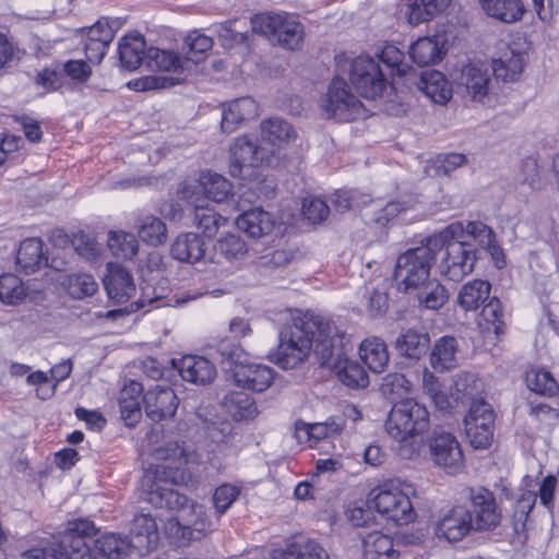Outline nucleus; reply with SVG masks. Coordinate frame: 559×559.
<instances>
[{"label":"nucleus","instance_id":"30","mask_svg":"<svg viewBox=\"0 0 559 559\" xmlns=\"http://www.w3.org/2000/svg\"><path fill=\"white\" fill-rule=\"evenodd\" d=\"M491 285L485 280H473L465 283L456 298L459 307L464 311H476L490 298Z\"/></svg>","mask_w":559,"mask_h":559},{"label":"nucleus","instance_id":"46","mask_svg":"<svg viewBox=\"0 0 559 559\" xmlns=\"http://www.w3.org/2000/svg\"><path fill=\"white\" fill-rule=\"evenodd\" d=\"M223 223H225V218L207 204H197L194 206L193 224L205 236L213 237Z\"/></svg>","mask_w":559,"mask_h":559},{"label":"nucleus","instance_id":"11","mask_svg":"<svg viewBox=\"0 0 559 559\" xmlns=\"http://www.w3.org/2000/svg\"><path fill=\"white\" fill-rule=\"evenodd\" d=\"M466 509L474 531L493 530L502 519L493 493L484 487L468 489V507Z\"/></svg>","mask_w":559,"mask_h":559},{"label":"nucleus","instance_id":"42","mask_svg":"<svg viewBox=\"0 0 559 559\" xmlns=\"http://www.w3.org/2000/svg\"><path fill=\"white\" fill-rule=\"evenodd\" d=\"M261 135L263 140L275 145L295 140L296 131L285 119L273 117L262 121Z\"/></svg>","mask_w":559,"mask_h":559},{"label":"nucleus","instance_id":"2","mask_svg":"<svg viewBox=\"0 0 559 559\" xmlns=\"http://www.w3.org/2000/svg\"><path fill=\"white\" fill-rule=\"evenodd\" d=\"M153 456L163 463L148 467L142 478V499L156 509L187 512L189 499L166 484L183 480L180 467L193 461L194 452L185 442H167L154 450Z\"/></svg>","mask_w":559,"mask_h":559},{"label":"nucleus","instance_id":"57","mask_svg":"<svg viewBox=\"0 0 559 559\" xmlns=\"http://www.w3.org/2000/svg\"><path fill=\"white\" fill-rule=\"evenodd\" d=\"M379 59L400 75L412 73L411 68L403 62L404 53L393 45H384L378 52Z\"/></svg>","mask_w":559,"mask_h":559},{"label":"nucleus","instance_id":"18","mask_svg":"<svg viewBox=\"0 0 559 559\" xmlns=\"http://www.w3.org/2000/svg\"><path fill=\"white\" fill-rule=\"evenodd\" d=\"M233 378L238 386L254 392H263L273 383L275 372L266 365L246 362L234 369Z\"/></svg>","mask_w":559,"mask_h":559},{"label":"nucleus","instance_id":"19","mask_svg":"<svg viewBox=\"0 0 559 559\" xmlns=\"http://www.w3.org/2000/svg\"><path fill=\"white\" fill-rule=\"evenodd\" d=\"M136 555H144L153 549L158 539L157 523L150 514H138L131 522L129 536Z\"/></svg>","mask_w":559,"mask_h":559},{"label":"nucleus","instance_id":"39","mask_svg":"<svg viewBox=\"0 0 559 559\" xmlns=\"http://www.w3.org/2000/svg\"><path fill=\"white\" fill-rule=\"evenodd\" d=\"M135 229L140 239L147 245L157 247L167 240L166 224L154 215H142L135 221Z\"/></svg>","mask_w":559,"mask_h":559},{"label":"nucleus","instance_id":"48","mask_svg":"<svg viewBox=\"0 0 559 559\" xmlns=\"http://www.w3.org/2000/svg\"><path fill=\"white\" fill-rule=\"evenodd\" d=\"M142 386L138 382H132L129 388L121 392L119 406L121 416L128 426H133L141 417V407L138 397L131 396L130 393L140 394Z\"/></svg>","mask_w":559,"mask_h":559},{"label":"nucleus","instance_id":"24","mask_svg":"<svg viewBox=\"0 0 559 559\" xmlns=\"http://www.w3.org/2000/svg\"><path fill=\"white\" fill-rule=\"evenodd\" d=\"M274 216L261 207H254L240 214L237 227L251 238H261L270 235L275 227Z\"/></svg>","mask_w":559,"mask_h":559},{"label":"nucleus","instance_id":"20","mask_svg":"<svg viewBox=\"0 0 559 559\" xmlns=\"http://www.w3.org/2000/svg\"><path fill=\"white\" fill-rule=\"evenodd\" d=\"M414 84L427 97L437 104H445L452 96V88L444 74L437 70H424L420 73H409Z\"/></svg>","mask_w":559,"mask_h":559},{"label":"nucleus","instance_id":"8","mask_svg":"<svg viewBox=\"0 0 559 559\" xmlns=\"http://www.w3.org/2000/svg\"><path fill=\"white\" fill-rule=\"evenodd\" d=\"M457 93L472 102L485 103L496 95V78L490 66L467 63L455 78Z\"/></svg>","mask_w":559,"mask_h":559},{"label":"nucleus","instance_id":"13","mask_svg":"<svg viewBox=\"0 0 559 559\" xmlns=\"http://www.w3.org/2000/svg\"><path fill=\"white\" fill-rule=\"evenodd\" d=\"M96 527L90 520L78 519L70 521L67 528L57 535L63 549L69 550L71 559H85L90 557L88 540L95 535Z\"/></svg>","mask_w":559,"mask_h":559},{"label":"nucleus","instance_id":"63","mask_svg":"<svg viewBox=\"0 0 559 559\" xmlns=\"http://www.w3.org/2000/svg\"><path fill=\"white\" fill-rule=\"evenodd\" d=\"M404 14L411 25H418L435 16L433 12L426 5V0L411 1L406 4Z\"/></svg>","mask_w":559,"mask_h":559},{"label":"nucleus","instance_id":"49","mask_svg":"<svg viewBox=\"0 0 559 559\" xmlns=\"http://www.w3.org/2000/svg\"><path fill=\"white\" fill-rule=\"evenodd\" d=\"M70 296L74 299H83L97 292L98 285L94 277L86 273H73L67 275L63 281Z\"/></svg>","mask_w":559,"mask_h":559},{"label":"nucleus","instance_id":"54","mask_svg":"<svg viewBox=\"0 0 559 559\" xmlns=\"http://www.w3.org/2000/svg\"><path fill=\"white\" fill-rule=\"evenodd\" d=\"M341 428L335 424H328V423H316V424H305V423H297L296 424V437L307 440H321L329 438Z\"/></svg>","mask_w":559,"mask_h":559},{"label":"nucleus","instance_id":"7","mask_svg":"<svg viewBox=\"0 0 559 559\" xmlns=\"http://www.w3.org/2000/svg\"><path fill=\"white\" fill-rule=\"evenodd\" d=\"M411 485L402 487L391 484L381 486L377 493L370 499L374 509L397 525H405L413 522L416 512L409 499Z\"/></svg>","mask_w":559,"mask_h":559},{"label":"nucleus","instance_id":"5","mask_svg":"<svg viewBox=\"0 0 559 559\" xmlns=\"http://www.w3.org/2000/svg\"><path fill=\"white\" fill-rule=\"evenodd\" d=\"M252 32L265 37L272 45L287 50L301 48L305 28L287 13H259L251 19Z\"/></svg>","mask_w":559,"mask_h":559},{"label":"nucleus","instance_id":"3","mask_svg":"<svg viewBox=\"0 0 559 559\" xmlns=\"http://www.w3.org/2000/svg\"><path fill=\"white\" fill-rule=\"evenodd\" d=\"M429 427V412L413 399L395 403L385 421V431L400 443L399 454L411 460L419 455L421 440L418 436Z\"/></svg>","mask_w":559,"mask_h":559},{"label":"nucleus","instance_id":"28","mask_svg":"<svg viewBox=\"0 0 559 559\" xmlns=\"http://www.w3.org/2000/svg\"><path fill=\"white\" fill-rule=\"evenodd\" d=\"M394 347L401 356L418 360L427 354L430 336L426 332L408 329L395 338Z\"/></svg>","mask_w":559,"mask_h":559},{"label":"nucleus","instance_id":"36","mask_svg":"<svg viewBox=\"0 0 559 559\" xmlns=\"http://www.w3.org/2000/svg\"><path fill=\"white\" fill-rule=\"evenodd\" d=\"M93 543V550L108 559H123L135 552L131 542L115 533L105 534Z\"/></svg>","mask_w":559,"mask_h":559},{"label":"nucleus","instance_id":"41","mask_svg":"<svg viewBox=\"0 0 559 559\" xmlns=\"http://www.w3.org/2000/svg\"><path fill=\"white\" fill-rule=\"evenodd\" d=\"M479 326L496 336L504 333L506 321L502 304L497 297H491L483 305Z\"/></svg>","mask_w":559,"mask_h":559},{"label":"nucleus","instance_id":"34","mask_svg":"<svg viewBox=\"0 0 559 559\" xmlns=\"http://www.w3.org/2000/svg\"><path fill=\"white\" fill-rule=\"evenodd\" d=\"M278 559H329L326 550L316 540L295 536Z\"/></svg>","mask_w":559,"mask_h":559},{"label":"nucleus","instance_id":"64","mask_svg":"<svg viewBox=\"0 0 559 559\" xmlns=\"http://www.w3.org/2000/svg\"><path fill=\"white\" fill-rule=\"evenodd\" d=\"M465 432L474 449H487L493 440V429L478 428L475 424L466 425Z\"/></svg>","mask_w":559,"mask_h":559},{"label":"nucleus","instance_id":"1","mask_svg":"<svg viewBox=\"0 0 559 559\" xmlns=\"http://www.w3.org/2000/svg\"><path fill=\"white\" fill-rule=\"evenodd\" d=\"M353 349L350 335L334 322L305 314L283 326L278 346L269 357L283 369H294L313 350L320 366L333 370L344 385L362 389L368 385L369 377L358 361L347 358Z\"/></svg>","mask_w":559,"mask_h":559},{"label":"nucleus","instance_id":"55","mask_svg":"<svg viewBox=\"0 0 559 559\" xmlns=\"http://www.w3.org/2000/svg\"><path fill=\"white\" fill-rule=\"evenodd\" d=\"M537 496L532 491H526L516 500L513 512V530L516 534L525 531L528 514L536 503Z\"/></svg>","mask_w":559,"mask_h":559},{"label":"nucleus","instance_id":"40","mask_svg":"<svg viewBox=\"0 0 559 559\" xmlns=\"http://www.w3.org/2000/svg\"><path fill=\"white\" fill-rule=\"evenodd\" d=\"M362 361L373 372H382L389 362V353L383 340L379 337L367 338L360 344Z\"/></svg>","mask_w":559,"mask_h":559},{"label":"nucleus","instance_id":"14","mask_svg":"<svg viewBox=\"0 0 559 559\" xmlns=\"http://www.w3.org/2000/svg\"><path fill=\"white\" fill-rule=\"evenodd\" d=\"M265 159L266 152L257 141L239 136L230 147L229 174L235 178H243L246 169L257 167Z\"/></svg>","mask_w":559,"mask_h":559},{"label":"nucleus","instance_id":"12","mask_svg":"<svg viewBox=\"0 0 559 559\" xmlns=\"http://www.w3.org/2000/svg\"><path fill=\"white\" fill-rule=\"evenodd\" d=\"M429 449L433 462L449 473H456L463 466L462 449L451 432L441 428L435 429L429 440Z\"/></svg>","mask_w":559,"mask_h":559},{"label":"nucleus","instance_id":"23","mask_svg":"<svg viewBox=\"0 0 559 559\" xmlns=\"http://www.w3.org/2000/svg\"><path fill=\"white\" fill-rule=\"evenodd\" d=\"M443 35L419 38L409 47V57L419 67L435 64L445 55Z\"/></svg>","mask_w":559,"mask_h":559},{"label":"nucleus","instance_id":"61","mask_svg":"<svg viewBox=\"0 0 559 559\" xmlns=\"http://www.w3.org/2000/svg\"><path fill=\"white\" fill-rule=\"evenodd\" d=\"M240 491L238 487L224 484L217 487L214 491L213 501L216 511L219 514L226 512V510L234 503L239 496Z\"/></svg>","mask_w":559,"mask_h":559},{"label":"nucleus","instance_id":"6","mask_svg":"<svg viewBox=\"0 0 559 559\" xmlns=\"http://www.w3.org/2000/svg\"><path fill=\"white\" fill-rule=\"evenodd\" d=\"M454 235L455 227L451 225L432 237H442L444 242L442 245L444 255L439 264L440 274L447 280L457 283L474 271L477 250L469 242L456 240Z\"/></svg>","mask_w":559,"mask_h":559},{"label":"nucleus","instance_id":"25","mask_svg":"<svg viewBox=\"0 0 559 559\" xmlns=\"http://www.w3.org/2000/svg\"><path fill=\"white\" fill-rule=\"evenodd\" d=\"M177 368L185 381L194 384H207L212 382L216 376L214 365L201 356H185L179 360Z\"/></svg>","mask_w":559,"mask_h":559},{"label":"nucleus","instance_id":"17","mask_svg":"<svg viewBox=\"0 0 559 559\" xmlns=\"http://www.w3.org/2000/svg\"><path fill=\"white\" fill-rule=\"evenodd\" d=\"M146 416L153 421H160L171 418L178 407V397L175 391L169 388L155 386L150 389L143 396Z\"/></svg>","mask_w":559,"mask_h":559},{"label":"nucleus","instance_id":"38","mask_svg":"<svg viewBox=\"0 0 559 559\" xmlns=\"http://www.w3.org/2000/svg\"><path fill=\"white\" fill-rule=\"evenodd\" d=\"M457 342L452 336H443L433 345L430 353L431 367L437 372H444L456 367Z\"/></svg>","mask_w":559,"mask_h":559},{"label":"nucleus","instance_id":"43","mask_svg":"<svg viewBox=\"0 0 559 559\" xmlns=\"http://www.w3.org/2000/svg\"><path fill=\"white\" fill-rule=\"evenodd\" d=\"M414 206V200H399L386 203L384 206L376 202L372 212H366L365 218L369 223H373L378 226H385L390 221L395 218L400 213L407 211Z\"/></svg>","mask_w":559,"mask_h":559},{"label":"nucleus","instance_id":"53","mask_svg":"<svg viewBox=\"0 0 559 559\" xmlns=\"http://www.w3.org/2000/svg\"><path fill=\"white\" fill-rule=\"evenodd\" d=\"M216 251L226 260H239L248 252L246 242L239 235L226 234L222 236L215 246Z\"/></svg>","mask_w":559,"mask_h":559},{"label":"nucleus","instance_id":"32","mask_svg":"<svg viewBox=\"0 0 559 559\" xmlns=\"http://www.w3.org/2000/svg\"><path fill=\"white\" fill-rule=\"evenodd\" d=\"M364 559H399L392 537L373 531L362 537Z\"/></svg>","mask_w":559,"mask_h":559},{"label":"nucleus","instance_id":"10","mask_svg":"<svg viewBox=\"0 0 559 559\" xmlns=\"http://www.w3.org/2000/svg\"><path fill=\"white\" fill-rule=\"evenodd\" d=\"M360 100L350 92L346 81L334 78L329 85L322 108L329 117L349 121L358 117L361 110Z\"/></svg>","mask_w":559,"mask_h":559},{"label":"nucleus","instance_id":"15","mask_svg":"<svg viewBox=\"0 0 559 559\" xmlns=\"http://www.w3.org/2000/svg\"><path fill=\"white\" fill-rule=\"evenodd\" d=\"M474 527L468 510L464 506H456L444 513L436 523L435 534L450 543L462 540Z\"/></svg>","mask_w":559,"mask_h":559},{"label":"nucleus","instance_id":"21","mask_svg":"<svg viewBox=\"0 0 559 559\" xmlns=\"http://www.w3.org/2000/svg\"><path fill=\"white\" fill-rule=\"evenodd\" d=\"M258 115V105L251 97H240L223 105L221 127L223 132H234L245 120Z\"/></svg>","mask_w":559,"mask_h":559},{"label":"nucleus","instance_id":"56","mask_svg":"<svg viewBox=\"0 0 559 559\" xmlns=\"http://www.w3.org/2000/svg\"><path fill=\"white\" fill-rule=\"evenodd\" d=\"M25 296L22 281L14 274L0 276V300L4 304L14 305Z\"/></svg>","mask_w":559,"mask_h":559},{"label":"nucleus","instance_id":"29","mask_svg":"<svg viewBox=\"0 0 559 559\" xmlns=\"http://www.w3.org/2000/svg\"><path fill=\"white\" fill-rule=\"evenodd\" d=\"M221 403L225 412L236 421L251 420L259 414L255 401L242 391L228 392Z\"/></svg>","mask_w":559,"mask_h":559},{"label":"nucleus","instance_id":"27","mask_svg":"<svg viewBox=\"0 0 559 559\" xmlns=\"http://www.w3.org/2000/svg\"><path fill=\"white\" fill-rule=\"evenodd\" d=\"M478 3L489 17L506 24L521 21L525 13L522 0H478Z\"/></svg>","mask_w":559,"mask_h":559},{"label":"nucleus","instance_id":"9","mask_svg":"<svg viewBox=\"0 0 559 559\" xmlns=\"http://www.w3.org/2000/svg\"><path fill=\"white\" fill-rule=\"evenodd\" d=\"M348 72L357 93L367 99H376L386 88L388 81L379 62L369 56L353 59Z\"/></svg>","mask_w":559,"mask_h":559},{"label":"nucleus","instance_id":"51","mask_svg":"<svg viewBox=\"0 0 559 559\" xmlns=\"http://www.w3.org/2000/svg\"><path fill=\"white\" fill-rule=\"evenodd\" d=\"M526 383L530 390L547 396L558 393L559 385L552 374L545 369L531 370L526 373Z\"/></svg>","mask_w":559,"mask_h":559},{"label":"nucleus","instance_id":"47","mask_svg":"<svg viewBox=\"0 0 559 559\" xmlns=\"http://www.w3.org/2000/svg\"><path fill=\"white\" fill-rule=\"evenodd\" d=\"M146 68L166 72H178L183 68V63L178 56L171 51L150 47L146 49Z\"/></svg>","mask_w":559,"mask_h":559},{"label":"nucleus","instance_id":"59","mask_svg":"<svg viewBox=\"0 0 559 559\" xmlns=\"http://www.w3.org/2000/svg\"><path fill=\"white\" fill-rule=\"evenodd\" d=\"M237 22L238 20L236 19L229 20L217 26L216 33L224 47H233L236 44L239 45L246 43L248 38L247 32L236 31L234 28V25Z\"/></svg>","mask_w":559,"mask_h":559},{"label":"nucleus","instance_id":"33","mask_svg":"<svg viewBox=\"0 0 559 559\" xmlns=\"http://www.w3.org/2000/svg\"><path fill=\"white\" fill-rule=\"evenodd\" d=\"M119 58L121 66L134 71L142 64L146 66L145 40L142 35H128L119 44Z\"/></svg>","mask_w":559,"mask_h":559},{"label":"nucleus","instance_id":"16","mask_svg":"<svg viewBox=\"0 0 559 559\" xmlns=\"http://www.w3.org/2000/svg\"><path fill=\"white\" fill-rule=\"evenodd\" d=\"M190 512L193 519L187 520L182 516V521L186 523L181 524L178 521L169 528L179 547L188 546L192 540H200L212 531V522L201 506L192 504Z\"/></svg>","mask_w":559,"mask_h":559},{"label":"nucleus","instance_id":"50","mask_svg":"<svg viewBox=\"0 0 559 559\" xmlns=\"http://www.w3.org/2000/svg\"><path fill=\"white\" fill-rule=\"evenodd\" d=\"M468 424H475L478 428L493 429L495 412L491 405L484 400L473 401L464 417V426Z\"/></svg>","mask_w":559,"mask_h":559},{"label":"nucleus","instance_id":"58","mask_svg":"<svg viewBox=\"0 0 559 559\" xmlns=\"http://www.w3.org/2000/svg\"><path fill=\"white\" fill-rule=\"evenodd\" d=\"M186 45L189 47L188 59L193 62H199L213 47V39L198 32H193L187 36Z\"/></svg>","mask_w":559,"mask_h":559},{"label":"nucleus","instance_id":"62","mask_svg":"<svg viewBox=\"0 0 559 559\" xmlns=\"http://www.w3.org/2000/svg\"><path fill=\"white\" fill-rule=\"evenodd\" d=\"M329 212L328 204L319 198L306 199L304 201L302 214L312 224L323 222L328 217Z\"/></svg>","mask_w":559,"mask_h":559},{"label":"nucleus","instance_id":"45","mask_svg":"<svg viewBox=\"0 0 559 559\" xmlns=\"http://www.w3.org/2000/svg\"><path fill=\"white\" fill-rule=\"evenodd\" d=\"M200 186L206 199L216 203L224 202L231 192V183L222 175L207 173L202 176Z\"/></svg>","mask_w":559,"mask_h":559},{"label":"nucleus","instance_id":"52","mask_svg":"<svg viewBox=\"0 0 559 559\" xmlns=\"http://www.w3.org/2000/svg\"><path fill=\"white\" fill-rule=\"evenodd\" d=\"M23 559H71V557L69 550L61 547L57 536H52L40 546L24 552Z\"/></svg>","mask_w":559,"mask_h":559},{"label":"nucleus","instance_id":"31","mask_svg":"<svg viewBox=\"0 0 559 559\" xmlns=\"http://www.w3.org/2000/svg\"><path fill=\"white\" fill-rule=\"evenodd\" d=\"M524 63L525 53L509 48L499 59L492 61L490 68L497 82H514L522 73Z\"/></svg>","mask_w":559,"mask_h":559},{"label":"nucleus","instance_id":"44","mask_svg":"<svg viewBox=\"0 0 559 559\" xmlns=\"http://www.w3.org/2000/svg\"><path fill=\"white\" fill-rule=\"evenodd\" d=\"M108 248L117 259L131 260L138 254L139 242L132 234L124 231L110 233Z\"/></svg>","mask_w":559,"mask_h":559},{"label":"nucleus","instance_id":"35","mask_svg":"<svg viewBox=\"0 0 559 559\" xmlns=\"http://www.w3.org/2000/svg\"><path fill=\"white\" fill-rule=\"evenodd\" d=\"M43 247L44 243L39 238H28L21 242L16 253V264L26 274L35 272L47 263Z\"/></svg>","mask_w":559,"mask_h":559},{"label":"nucleus","instance_id":"4","mask_svg":"<svg viewBox=\"0 0 559 559\" xmlns=\"http://www.w3.org/2000/svg\"><path fill=\"white\" fill-rule=\"evenodd\" d=\"M442 237H429L425 245L402 253L395 264L394 280L399 290L406 294L430 280V269L442 250Z\"/></svg>","mask_w":559,"mask_h":559},{"label":"nucleus","instance_id":"37","mask_svg":"<svg viewBox=\"0 0 559 559\" xmlns=\"http://www.w3.org/2000/svg\"><path fill=\"white\" fill-rule=\"evenodd\" d=\"M412 294L420 306L429 310H438L449 300L448 289L437 278L428 280L416 287Z\"/></svg>","mask_w":559,"mask_h":559},{"label":"nucleus","instance_id":"60","mask_svg":"<svg viewBox=\"0 0 559 559\" xmlns=\"http://www.w3.org/2000/svg\"><path fill=\"white\" fill-rule=\"evenodd\" d=\"M294 253L287 250H274L258 258L257 265L260 269L274 271L290 263Z\"/></svg>","mask_w":559,"mask_h":559},{"label":"nucleus","instance_id":"22","mask_svg":"<svg viewBox=\"0 0 559 559\" xmlns=\"http://www.w3.org/2000/svg\"><path fill=\"white\" fill-rule=\"evenodd\" d=\"M109 273L104 278V286L111 300L124 304L135 294L131 274L120 265L108 264Z\"/></svg>","mask_w":559,"mask_h":559},{"label":"nucleus","instance_id":"26","mask_svg":"<svg viewBox=\"0 0 559 559\" xmlns=\"http://www.w3.org/2000/svg\"><path fill=\"white\" fill-rule=\"evenodd\" d=\"M206 243L194 233H186L176 238L171 245L170 254L174 259L194 264L205 259Z\"/></svg>","mask_w":559,"mask_h":559}]
</instances>
